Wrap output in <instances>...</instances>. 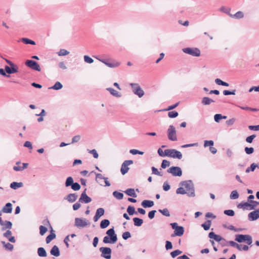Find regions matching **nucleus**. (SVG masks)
Segmentation results:
<instances>
[{
	"mask_svg": "<svg viewBox=\"0 0 259 259\" xmlns=\"http://www.w3.org/2000/svg\"><path fill=\"white\" fill-rule=\"evenodd\" d=\"M181 186H183L186 194H187L189 196H194V189L191 181H188L183 182L181 183Z\"/></svg>",
	"mask_w": 259,
	"mask_h": 259,
	"instance_id": "f257e3e1",
	"label": "nucleus"
},
{
	"mask_svg": "<svg viewBox=\"0 0 259 259\" xmlns=\"http://www.w3.org/2000/svg\"><path fill=\"white\" fill-rule=\"evenodd\" d=\"M170 226H171V228L175 230L174 234L171 235L172 237L175 236H182L184 234V228L182 226H178L177 223H171Z\"/></svg>",
	"mask_w": 259,
	"mask_h": 259,
	"instance_id": "f03ea898",
	"label": "nucleus"
},
{
	"mask_svg": "<svg viewBox=\"0 0 259 259\" xmlns=\"http://www.w3.org/2000/svg\"><path fill=\"white\" fill-rule=\"evenodd\" d=\"M235 240L238 242H245L248 245L252 243V238L249 235L238 234L236 235Z\"/></svg>",
	"mask_w": 259,
	"mask_h": 259,
	"instance_id": "7ed1b4c3",
	"label": "nucleus"
},
{
	"mask_svg": "<svg viewBox=\"0 0 259 259\" xmlns=\"http://www.w3.org/2000/svg\"><path fill=\"white\" fill-rule=\"evenodd\" d=\"M165 153L167 156L174 158H178L179 159H181L182 158V153L176 149H166Z\"/></svg>",
	"mask_w": 259,
	"mask_h": 259,
	"instance_id": "20e7f679",
	"label": "nucleus"
},
{
	"mask_svg": "<svg viewBox=\"0 0 259 259\" xmlns=\"http://www.w3.org/2000/svg\"><path fill=\"white\" fill-rule=\"evenodd\" d=\"M132 88L133 92L137 95L139 98H141L144 95V91L141 88L139 84L131 83L130 84Z\"/></svg>",
	"mask_w": 259,
	"mask_h": 259,
	"instance_id": "39448f33",
	"label": "nucleus"
},
{
	"mask_svg": "<svg viewBox=\"0 0 259 259\" xmlns=\"http://www.w3.org/2000/svg\"><path fill=\"white\" fill-rule=\"evenodd\" d=\"M167 136L168 139L170 141H176L177 140L176 128L172 125H170L167 130Z\"/></svg>",
	"mask_w": 259,
	"mask_h": 259,
	"instance_id": "423d86ee",
	"label": "nucleus"
},
{
	"mask_svg": "<svg viewBox=\"0 0 259 259\" xmlns=\"http://www.w3.org/2000/svg\"><path fill=\"white\" fill-rule=\"evenodd\" d=\"M101 252V256L107 259H110L111 257V249L109 247H102L100 248Z\"/></svg>",
	"mask_w": 259,
	"mask_h": 259,
	"instance_id": "0eeeda50",
	"label": "nucleus"
},
{
	"mask_svg": "<svg viewBox=\"0 0 259 259\" xmlns=\"http://www.w3.org/2000/svg\"><path fill=\"white\" fill-rule=\"evenodd\" d=\"M184 52L190 54L193 56L198 57L200 55V51L197 48H185L183 49Z\"/></svg>",
	"mask_w": 259,
	"mask_h": 259,
	"instance_id": "6e6552de",
	"label": "nucleus"
},
{
	"mask_svg": "<svg viewBox=\"0 0 259 259\" xmlns=\"http://www.w3.org/2000/svg\"><path fill=\"white\" fill-rule=\"evenodd\" d=\"M168 173L171 174L174 176L180 177L182 175V171L180 167L178 166H172L167 169Z\"/></svg>",
	"mask_w": 259,
	"mask_h": 259,
	"instance_id": "1a4fd4ad",
	"label": "nucleus"
},
{
	"mask_svg": "<svg viewBox=\"0 0 259 259\" xmlns=\"http://www.w3.org/2000/svg\"><path fill=\"white\" fill-rule=\"evenodd\" d=\"M25 64L29 67L31 68V69L37 70L38 71H40L41 70L40 67L39 65V64L32 60H27L26 61Z\"/></svg>",
	"mask_w": 259,
	"mask_h": 259,
	"instance_id": "9d476101",
	"label": "nucleus"
},
{
	"mask_svg": "<svg viewBox=\"0 0 259 259\" xmlns=\"http://www.w3.org/2000/svg\"><path fill=\"white\" fill-rule=\"evenodd\" d=\"M133 163L132 160H125L123 162V163L121 165V167L120 169V171L122 175H125L126 172H127L129 167L128 165L132 164Z\"/></svg>",
	"mask_w": 259,
	"mask_h": 259,
	"instance_id": "9b49d317",
	"label": "nucleus"
},
{
	"mask_svg": "<svg viewBox=\"0 0 259 259\" xmlns=\"http://www.w3.org/2000/svg\"><path fill=\"white\" fill-rule=\"evenodd\" d=\"M106 234L110 238L112 243H115L117 240V235L115 233L113 228L110 229L106 232Z\"/></svg>",
	"mask_w": 259,
	"mask_h": 259,
	"instance_id": "f8f14e48",
	"label": "nucleus"
},
{
	"mask_svg": "<svg viewBox=\"0 0 259 259\" xmlns=\"http://www.w3.org/2000/svg\"><path fill=\"white\" fill-rule=\"evenodd\" d=\"M75 226L77 227L83 228L88 225V221L85 219L76 218L75 220Z\"/></svg>",
	"mask_w": 259,
	"mask_h": 259,
	"instance_id": "ddd939ff",
	"label": "nucleus"
},
{
	"mask_svg": "<svg viewBox=\"0 0 259 259\" xmlns=\"http://www.w3.org/2000/svg\"><path fill=\"white\" fill-rule=\"evenodd\" d=\"M47 223L50 226V227L51 228V234L47 237L46 239V243L47 244H48V243H50L52 240L56 238V236L54 233V231L53 230V229L50 224V222L48 220L47 221Z\"/></svg>",
	"mask_w": 259,
	"mask_h": 259,
	"instance_id": "4468645a",
	"label": "nucleus"
},
{
	"mask_svg": "<svg viewBox=\"0 0 259 259\" xmlns=\"http://www.w3.org/2000/svg\"><path fill=\"white\" fill-rule=\"evenodd\" d=\"M238 207L239 208H241L243 209L246 210H252L253 209V206L252 204H250L248 202H241L239 204Z\"/></svg>",
	"mask_w": 259,
	"mask_h": 259,
	"instance_id": "2eb2a0df",
	"label": "nucleus"
},
{
	"mask_svg": "<svg viewBox=\"0 0 259 259\" xmlns=\"http://www.w3.org/2000/svg\"><path fill=\"white\" fill-rule=\"evenodd\" d=\"M91 201L92 199L87 195L85 191L82 193L81 196L79 199V202H83L85 203H89Z\"/></svg>",
	"mask_w": 259,
	"mask_h": 259,
	"instance_id": "dca6fc26",
	"label": "nucleus"
},
{
	"mask_svg": "<svg viewBox=\"0 0 259 259\" xmlns=\"http://www.w3.org/2000/svg\"><path fill=\"white\" fill-rule=\"evenodd\" d=\"M18 69V68L17 66V65L11 66V67H10L8 66H6L5 68V71L9 74L14 73L17 72Z\"/></svg>",
	"mask_w": 259,
	"mask_h": 259,
	"instance_id": "f3484780",
	"label": "nucleus"
},
{
	"mask_svg": "<svg viewBox=\"0 0 259 259\" xmlns=\"http://www.w3.org/2000/svg\"><path fill=\"white\" fill-rule=\"evenodd\" d=\"M248 218L251 221L257 220L259 218V210H256L250 212L248 214Z\"/></svg>",
	"mask_w": 259,
	"mask_h": 259,
	"instance_id": "a211bd4d",
	"label": "nucleus"
},
{
	"mask_svg": "<svg viewBox=\"0 0 259 259\" xmlns=\"http://www.w3.org/2000/svg\"><path fill=\"white\" fill-rule=\"evenodd\" d=\"M12 211V205L11 203H7L2 208V211L4 213H10Z\"/></svg>",
	"mask_w": 259,
	"mask_h": 259,
	"instance_id": "6ab92c4d",
	"label": "nucleus"
},
{
	"mask_svg": "<svg viewBox=\"0 0 259 259\" xmlns=\"http://www.w3.org/2000/svg\"><path fill=\"white\" fill-rule=\"evenodd\" d=\"M2 226V230H5L7 229H10L12 228V224L11 222L6 221L3 222V223L1 225Z\"/></svg>",
	"mask_w": 259,
	"mask_h": 259,
	"instance_id": "aec40b11",
	"label": "nucleus"
},
{
	"mask_svg": "<svg viewBox=\"0 0 259 259\" xmlns=\"http://www.w3.org/2000/svg\"><path fill=\"white\" fill-rule=\"evenodd\" d=\"M50 253L53 255L59 256L60 255L59 248L56 245H54L51 249Z\"/></svg>",
	"mask_w": 259,
	"mask_h": 259,
	"instance_id": "412c9836",
	"label": "nucleus"
},
{
	"mask_svg": "<svg viewBox=\"0 0 259 259\" xmlns=\"http://www.w3.org/2000/svg\"><path fill=\"white\" fill-rule=\"evenodd\" d=\"M154 202L151 200H145L142 202V205L145 207H150L153 206Z\"/></svg>",
	"mask_w": 259,
	"mask_h": 259,
	"instance_id": "4be33fe9",
	"label": "nucleus"
},
{
	"mask_svg": "<svg viewBox=\"0 0 259 259\" xmlns=\"http://www.w3.org/2000/svg\"><path fill=\"white\" fill-rule=\"evenodd\" d=\"M224 245H227L228 244H229L230 245L236 247L237 249H240V246L239 244H237L235 242L233 241H226L225 242V243H222Z\"/></svg>",
	"mask_w": 259,
	"mask_h": 259,
	"instance_id": "5701e85b",
	"label": "nucleus"
},
{
	"mask_svg": "<svg viewBox=\"0 0 259 259\" xmlns=\"http://www.w3.org/2000/svg\"><path fill=\"white\" fill-rule=\"evenodd\" d=\"M229 16L232 18H235L236 19L242 18L244 17V14L241 11L237 12L235 14H229Z\"/></svg>",
	"mask_w": 259,
	"mask_h": 259,
	"instance_id": "b1692460",
	"label": "nucleus"
},
{
	"mask_svg": "<svg viewBox=\"0 0 259 259\" xmlns=\"http://www.w3.org/2000/svg\"><path fill=\"white\" fill-rule=\"evenodd\" d=\"M77 198V195L75 194H70L67 196V199L70 202H74Z\"/></svg>",
	"mask_w": 259,
	"mask_h": 259,
	"instance_id": "393cba45",
	"label": "nucleus"
},
{
	"mask_svg": "<svg viewBox=\"0 0 259 259\" xmlns=\"http://www.w3.org/2000/svg\"><path fill=\"white\" fill-rule=\"evenodd\" d=\"M125 193L128 196H132L133 197H137V195L135 193V190L134 189H128L125 191Z\"/></svg>",
	"mask_w": 259,
	"mask_h": 259,
	"instance_id": "a878e982",
	"label": "nucleus"
},
{
	"mask_svg": "<svg viewBox=\"0 0 259 259\" xmlns=\"http://www.w3.org/2000/svg\"><path fill=\"white\" fill-rule=\"evenodd\" d=\"M37 253L38 255L41 257H46L47 255L45 249L43 247L38 248Z\"/></svg>",
	"mask_w": 259,
	"mask_h": 259,
	"instance_id": "bb28decb",
	"label": "nucleus"
},
{
	"mask_svg": "<svg viewBox=\"0 0 259 259\" xmlns=\"http://www.w3.org/2000/svg\"><path fill=\"white\" fill-rule=\"evenodd\" d=\"M133 221L134 223V225L136 226H141L143 223V220L138 218H134Z\"/></svg>",
	"mask_w": 259,
	"mask_h": 259,
	"instance_id": "cd10ccee",
	"label": "nucleus"
},
{
	"mask_svg": "<svg viewBox=\"0 0 259 259\" xmlns=\"http://www.w3.org/2000/svg\"><path fill=\"white\" fill-rule=\"evenodd\" d=\"M105 178L101 174H96V181L97 183H99L101 185H102L101 183L102 180H104Z\"/></svg>",
	"mask_w": 259,
	"mask_h": 259,
	"instance_id": "c85d7f7f",
	"label": "nucleus"
},
{
	"mask_svg": "<svg viewBox=\"0 0 259 259\" xmlns=\"http://www.w3.org/2000/svg\"><path fill=\"white\" fill-rule=\"evenodd\" d=\"M23 186L22 183L13 182L11 184L10 187L12 189H17L18 188L21 187Z\"/></svg>",
	"mask_w": 259,
	"mask_h": 259,
	"instance_id": "c756f323",
	"label": "nucleus"
},
{
	"mask_svg": "<svg viewBox=\"0 0 259 259\" xmlns=\"http://www.w3.org/2000/svg\"><path fill=\"white\" fill-rule=\"evenodd\" d=\"M109 224L110 222L108 220H103L100 223V227L102 229L106 228L109 225Z\"/></svg>",
	"mask_w": 259,
	"mask_h": 259,
	"instance_id": "7c9ffc66",
	"label": "nucleus"
},
{
	"mask_svg": "<svg viewBox=\"0 0 259 259\" xmlns=\"http://www.w3.org/2000/svg\"><path fill=\"white\" fill-rule=\"evenodd\" d=\"M107 90H108L110 92V93L113 96H115V97H119L120 96L119 93L118 91L115 90L114 89H113L112 88H107Z\"/></svg>",
	"mask_w": 259,
	"mask_h": 259,
	"instance_id": "2f4dec72",
	"label": "nucleus"
},
{
	"mask_svg": "<svg viewBox=\"0 0 259 259\" xmlns=\"http://www.w3.org/2000/svg\"><path fill=\"white\" fill-rule=\"evenodd\" d=\"M98 60L99 61H100L101 62H103V63H104L105 64H106L107 66L110 67H117L119 65V64L118 63H110L107 62L106 61H105L104 60H101V59H98Z\"/></svg>",
	"mask_w": 259,
	"mask_h": 259,
	"instance_id": "473e14b6",
	"label": "nucleus"
},
{
	"mask_svg": "<svg viewBox=\"0 0 259 259\" xmlns=\"http://www.w3.org/2000/svg\"><path fill=\"white\" fill-rule=\"evenodd\" d=\"M212 102H214V101L208 97H204L202 99V103L203 105H209Z\"/></svg>",
	"mask_w": 259,
	"mask_h": 259,
	"instance_id": "72a5a7b5",
	"label": "nucleus"
},
{
	"mask_svg": "<svg viewBox=\"0 0 259 259\" xmlns=\"http://www.w3.org/2000/svg\"><path fill=\"white\" fill-rule=\"evenodd\" d=\"M2 243L3 244L5 248L9 250H12L14 248V246L13 244L10 243H5L4 241H2Z\"/></svg>",
	"mask_w": 259,
	"mask_h": 259,
	"instance_id": "f704fd0d",
	"label": "nucleus"
},
{
	"mask_svg": "<svg viewBox=\"0 0 259 259\" xmlns=\"http://www.w3.org/2000/svg\"><path fill=\"white\" fill-rule=\"evenodd\" d=\"M214 120L216 122H219L221 119H226L227 116H222L220 114H217L214 115Z\"/></svg>",
	"mask_w": 259,
	"mask_h": 259,
	"instance_id": "c9c22d12",
	"label": "nucleus"
},
{
	"mask_svg": "<svg viewBox=\"0 0 259 259\" xmlns=\"http://www.w3.org/2000/svg\"><path fill=\"white\" fill-rule=\"evenodd\" d=\"M22 41L25 44H31L32 45H35V42L33 40L27 38H22Z\"/></svg>",
	"mask_w": 259,
	"mask_h": 259,
	"instance_id": "e433bc0d",
	"label": "nucleus"
},
{
	"mask_svg": "<svg viewBox=\"0 0 259 259\" xmlns=\"http://www.w3.org/2000/svg\"><path fill=\"white\" fill-rule=\"evenodd\" d=\"M215 82L218 85H221L226 87L229 86V84L227 82H224L219 78L215 79Z\"/></svg>",
	"mask_w": 259,
	"mask_h": 259,
	"instance_id": "4c0bfd02",
	"label": "nucleus"
},
{
	"mask_svg": "<svg viewBox=\"0 0 259 259\" xmlns=\"http://www.w3.org/2000/svg\"><path fill=\"white\" fill-rule=\"evenodd\" d=\"M63 87L62 84L59 82L57 81L55 83V84L51 88L55 90H58L61 89H62Z\"/></svg>",
	"mask_w": 259,
	"mask_h": 259,
	"instance_id": "58836bf2",
	"label": "nucleus"
},
{
	"mask_svg": "<svg viewBox=\"0 0 259 259\" xmlns=\"http://www.w3.org/2000/svg\"><path fill=\"white\" fill-rule=\"evenodd\" d=\"M211 225V221H207L204 224L202 225V227L203 228V229L205 230H208L209 229Z\"/></svg>",
	"mask_w": 259,
	"mask_h": 259,
	"instance_id": "ea45409f",
	"label": "nucleus"
},
{
	"mask_svg": "<svg viewBox=\"0 0 259 259\" xmlns=\"http://www.w3.org/2000/svg\"><path fill=\"white\" fill-rule=\"evenodd\" d=\"M113 196L118 199H121L123 198V195L122 193L114 191L113 193Z\"/></svg>",
	"mask_w": 259,
	"mask_h": 259,
	"instance_id": "a19ab883",
	"label": "nucleus"
},
{
	"mask_svg": "<svg viewBox=\"0 0 259 259\" xmlns=\"http://www.w3.org/2000/svg\"><path fill=\"white\" fill-rule=\"evenodd\" d=\"M73 183V180L71 177H69L67 178L66 181L65 185L66 187L71 186Z\"/></svg>",
	"mask_w": 259,
	"mask_h": 259,
	"instance_id": "79ce46f5",
	"label": "nucleus"
},
{
	"mask_svg": "<svg viewBox=\"0 0 259 259\" xmlns=\"http://www.w3.org/2000/svg\"><path fill=\"white\" fill-rule=\"evenodd\" d=\"M168 116L169 118H175L178 116V112L176 111H169Z\"/></svg>",
	"mask_w": 259,
	"mask_h": 259,
	"instance_id": "37998d69",
	"label": "nucleus"
},
{
	"mask_svg": "<svg viewBox=\"0 0 259 259\" xmlns=\"http://www.w3.org/2000/svg\"><path fill=\"white\" fill-rule=\"evenodd\" d=\"M47 231L48 229L46 227H44V226H39V233L41 236L44 235L47 232Z\"/></svg>",
	"mask_w": 259,
	"mask_h": 259,
	"instance_id": "c03bdc74",
	"label": "nucleus"
},
{
	"mask_svg": "<svg viewBox=\"0 0 259 259\" xmlns=\"http://www.w3.org/2000/svg\"><path fill=\"white\" fill-rule=\"evenodd\" d=\"M239 197V194L237 191H233L230 195L231 199H236Z\"/></svg>",
	"mask_w": 259,
	"mask_h": 259,
	"instance_id": "a18cd8bd",
	"label": "nucleus"
},
{
	"mask_svg": "<svg viewBox=\"0 0 259 259\" xmlns=\"http://www.w3.org/2000/svg\"><path fill=\"white\" fill-rule=\"evenodd\" d=\"M159 211L165 216H166V217L170 216L169 212L167 208H164L163 209H159Z\"/></svg>",
	"mask_w": 259,
	"mask_h": 259,
	"instance_id": "49530a36",
	"label": "nucleus"
},
{
	"mask_svg": "<svg viewBox=\"0 0 259 259\" xmlns=\"http://www.w3.org/2000/svg\"><path fill=\"white\" fill-rule=\"evenodd\" d=\"M104 209L103 208H99L97 209L96 214L99 217H101V216L104 215Z\"/></svg>",
	"mask_w": 259,
	"mask_h": 259,
	"instance_id": "de8ad7c7",
	"label": "nucleus"
},
{
	"mask_svg": "<svg viewBox=\"0 0 259 259\" xmlns=\"http://www.w3.org/2000/svg\"><path fill=\"white\" fill-rule=\"evenodd\" d=\"M182 253V251L180 250H176L174 251H172L170 253V255L171 256L174 258L176 257L177 256L179 255V254H181Z\"/></svg>",
	"mask_w": 259,
	"mask_h": 259,
	"instance_id": "09e8293b",
	"label": "nucleus"
},
{
	"mask_svg": "<svg viewBox=\"0 0 259 259\" xmlns=\"http://www.w3.org/2000/svg\"><path fill=\"white\" fill-rule=\"evenodd\" d=\"M127 211L130 215H133L135 213V209L134 206H129L127 208Z\"/></svg>",
	"mask_w": 259,
	"mask_h": 259,
	"instance_id": "8fccbe9b",
	"label": "nucleus"
},
{
	"mask_svg": "<svg viewBox=\"0 0 259 259\" xmlns=\"http://www.w3.org/2000/svg\"><path fill=\"white\" fill-rule=\"evenodd\" d=\"M83 58L84 61L87 63L91 64L94 62L93 59L88 55H84Z\"/></svg>",
	"mask_w": 259,
	"mask_h": 259,
	"instance_id": "3c124183",
	"label": "nucleus"
},
{
	"mask_svg": "<svg viewBox=\"0 0 259 259\" xmlns=\"http://www.w3.org/2000/svg\"><path fill=\"white\" fill-rule=\"evenodd\" d=\"M170 162L166 160H163L161 163V167L162 168H165L166 167L169 166L170 165Z\"/></svg>",
	"mask_w": 259,
	"mask_h": 259,
	"instance_id": "603ef678",
	"label": "nucleus"
},
{
	"mask_svg": "<svg viewBox=\"0 0 259 259\" xmlns=\"http://www.w3.org/2000/svg\"><path fill=\"white\" fill-rule=\"evenodd\" d=\"M220 11L221 12H224V13L228 14L229 15V14H230L231 9L229 8H226L225 7H222L220 8Z\"/></svg>",
	"mask_w": 259,
	"mask_h": 259,
	"instance_id": "864d4df0",
	"label": "nucleus"
},
{
	"mask_svg": "<svg viewBox=\"0 0 259 259\" xmlns=\"http://www.w3.org/2000/svg\"><path fill=\"white\" fill-rule=\"evenodd\" d=\"M71 188L74 191L79 190L80 188V185L77 183H73L71 185Z\"/></svg>",
	"mask_w": 259,
	"mask_h": 259,
	"instance_id": "5fc2aeb1",
	"label": "nucleus"
},
{
	"mask_svg": "<svg viewBox=\"0 0 259 259\" xmlns=\"http://www.w3.org/2000/svg\"><path fill=\"white\" fill-rule=\"evenodd\" d=\"M58 54V55L60 56H65L68 55L69 54V52L65 49H61L60 50Z\"/></svg>",
	"mask_w": 259,
	"mask_h": 259,
	"instance_id": "6e6d98bb",
	"label": "nucleus"
},
{
	"mask_svg": "<svg viewBox=\"0 0 259 259\" xmlns=\"http://www.w3.org/2000/svg\"><path fill=\"white\" fill-rule=\"evenodd\" d=\"M176 192L177 194H186V191L183 186H182L177 189Z\"/></svg>",
	"mask_w": 259,
	"mask_h": 259,
	"instance_id": "4d7b16f0",
	"label": "nucleus"
},
{
	"mask_svg": "<svg viewBox=\"0 0 259 259\" xmlns=\"http://www.w3.org/2000/svg\"><path fill=\"white\" fill-rule=\"evenodd\" d=\"M256 136L255 135H251L246 139V141L247 143H251L252 142L253 140L255 138Z\"/></svg>",
	"mask_w": 259,
	"mask_h": 259,
	"instance_id": "13d9d810",
	"label": "nucleus"
},
{
	"mask_svg": "<svg viewBox=\"0 0 259 259\" xmlns=\"http://www.w3.org/2000/svg\"><path fill=\"white\" fill-rule=\"evenodd\" d=\"M214 144L213 141L210 140V141H205L204 146L205 147H206L207 146H212Z\"/></svg>",
	"mask_w": 259,
	"mask_h": 259,
	"instance_id": "bf43d9fd",
	"label": "nucleus"
},
{
	"mask_svg": "<svg viewBox=\"0 0 259 259\" xmlns=\"http://www.w3.org/2000/svg\"><path fill=\"white\" fill-rule=\"evenodd\" d=\"M245 151L247 154H251L254 152V149L252 147H246L245 148Z\"/></svg>",
	"mask_w": 259,
	"mask_h": 259,
	"instance_id": "052dcab7",
	"label": "nucleus"
},
{
	"mask_svg": "<svg viewBox=\"0 0 259 259\" xmlns=\"http://www.w3.org/2000/svg\"><path fill=\"white\" fill-rule=\"evenodd\" d=\"M224 213L229 216H233L234 215V211L233 210H226L224 211Z\"/></svg>",
	"mask_w": 259,
	"mask_h": 259,
	"instance_id": "680f3d73",
	"label": "nucleus"
},
{
	"mask_svg": "<svg viewBox=\"0 0 259 259\" xmlns=\"http://www.w3.org/2000/svg\"><path fill=\"white\" fill-rule=\"evenodd\" d=\"M131 237V234L129 232H125L122 234V238L126 240Z\"/></svg>",
	"mask_w": 259,
	"mask_h": 259,
	"instance_id": "e2e57ef3",
	"label": "nucleus"
},
{
	"mask_svg": "<svg viewBox=\"0 0 259 259\" xmlns=\"http://www.w3.org/2000/svg\"><path fill=\"white\" fill-rule=\"evenodd\" d=\"M89 153L92 154L95 158H98L99 155L95 149H93L92 150L89 151Z\"/></svg>",
	"mask_w": 259,
	"mask_h": 259,
	"instance_id": "0e129e2a",
	"label": "nucleus"
},
{
	"mask_svg": "<svg viewBox=\"0 0 259 259\" xmlns=\"http://www.w3.org/2000/svg\"><path fill=\"white\" fill-rule=\"evenodd\" d=\"M248 128L250 130L257 131H259V125H249Z\"/></svg>",
	"mask_w": 259,
	"mask_h": 259,
	"instance_id": "69168bd1",
	"label": "nucleus"
},
{
	"mask_svg": "<svg viewBox=\"0 0 259 259\" xmlns=\"http://www.w3.org/2000/svg\"><path fill=\"white\" fill-rule=\"evenodd\" d=\"M214 240L217 242H220L221 241H223L224 242H226V240L224 238H223L221 236L217 234L214 238Z\"/></svg>",
	"mask_w": 259,
	"mask_h": 259,
	"instance_id": "338daca9",
	"label": "nucleus"
},
{
	"mask_svg": "<svg viewBox=\"0 0 259 259\" xmlns=\"http://www.w3.org/2000/svg\"><path fill=\"white\" fill-rule=\"evenodd\" d=\"M165 248L167 250L170 249L172 248V245L171 242L169 241H166Z\"/></svg>",
	"mask_w": 259,
	"mask_h": 259,
	"instance_id": "774afa93",
	"label": "nucleus"
}]
</instances>
